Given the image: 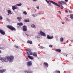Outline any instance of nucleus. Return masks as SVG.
I'll return each instance as SVG.
<instances>
[{
    "label": "nucleus",
    "mask_w": 73,
    "mask_h": 73,
    "mask_svg": "<svg viewBox=\"0 0 73 73\" xmlns=\"http://www.w3.org/2000/svg\"><path fill=\"white\" fill-rule=\"evenodd\" d=\"M23 14H24V15H26L27 14V12L26 11H24V12H23Z\"/></svg>",
    "instance_id": "obj_27"
},
{
    "label": "nucleus",
    "mask_w": 73,
    "mask_h": 73,
    "mask_svg": "<svg viewBox=\"0 0 73 73\" xmlns=\"http://www.w3.org/2000/svg\"><path fill=\"white\" fill-rule=\"evenodd\" d=\"M49 47H50V48H52V45H49Z\"/></svg>",
    "instance_id": "obj_35"
},
{
    "label": "nucleus",
    "mask_w": 73,
    "mask_h": 73,
    "mask_svg": "<svg viewBox=\"0 0 73 73\" xmlns=\"http://www.w3.org/2000/svg\"><path fill=\"white\" fill-rule=\"evenodd\" d=\"M0 33L2 34V35H4L5 34V32L4 31L2 30H1V29H0Z\"/></svg>",
    "instance_id": "obj_8"
},
{
    "label": "nucleus",
    "mask_w": 73,
    "mask_h": 73,
    "mask_svg": "<svg viewBox=\"0 0 73 73\" xmlns=\"http://www.w3.org/2000/svg\"><path fill=\"white\" fill-rule=\"evenodd\" d=\"M1 53V51L0 50V53Z\"/></svg>",
    "instance_id": "obj_44"
},
{
    "label": "nucleus",
    "mask_w": 73,
    "mask_h": 73,
    "mask_svg": "<svg viewBox=\"0 0 73 73\" xmlns=\"http://www.w3.org/2000/svg\"><path fill=\"white\" fill-rule=\"evenodd\" d=\"M33 55L34 57H37V53L36 52H34L33 53Z\"/></svg>",
    "instance_id": "obj_15"
},
{
    "label": "nucleus",
    "mask_w": 73,
    "mask_h": 73,
    "mask_svg": "<svg viewBox=\"0 0 73 73\" xmlns=\"http://www.w3.org/2000/svg\"><path fill=\"white\" fill-rule=\"evenodd\" d=\"M53 36H50L49 35H47V38L48 39H52L53 38Z\"/></svg>",
    "instance_id": "obj_13"
},
{
    "label": "nucleus",
    "mask_w": 73,
    "mask_h": 73,
    "mask_svg": "<svg viewBox=\"0 0 73 73\" xmlns=\"http://www.w3.org/2000/svg\"><path fill=\"white\" fill-rule=\"evenodd\" d=\"M31 27L32 28H35V25H34L33 24L31 25Z\"/></svg>",
    "instance_id": "obj_24"
},
{
    "label": "nucleus",
    "mask_w": 73,
    "mask_h": 73,
    "mask_svg": "<svg viewBox=\"0 0 73 73\" xmlns=\"http://www.w3.org/2000/svg\"><path fill=\"white\" fill-rule=\"evenodd\" d=\"M26 35L28 37L29 36V35H28V34H26Z\"/></svg>",
    "instance_id": "obj_40"
},
{
    "label": "nucleus",
    "mask_w": 73,
    "mask_h": 73,
    "mask_svg": "<svg viewBox=\"0 0 73 73\" xmlns=\"http://www.w3.org/2000/svg\"><path fill=\"white\" fill-rule=\"evenodd\" d=\"M36 8H37V9H39V6H37L36 7Z\"/></svg>",
    "instance_id": "obj_33"
},
{
    "label": "nucleus",
    "mask_w": 73,
    "mask_h": 73,
    "mask_svg": "<svg viewBox=\"0 0 73 73\" xmlns=\"http://www.w3.org/2000/svg\"><path fill=\"white\" fill-rule=\"evenodd\" d=\"M17 25H19V26H21H21L23 25V24L22 23H18L17 24Z\"/></svg>",
    "instance_id": "obj_14"
},
{
    "label": "nucleus",
    "mask_w": 73,
    "mask_h": 73,
    "mask_svg": "<svg viewBox=\"0 0 73 73\" xmlns=\"http://www.w3.org/2000/svg\"><path fill=\"white\" fill-rule=\"evenodd\" d=\"M68 11L67 10H66L65 11V13H68Z\"/></svg>",
    "instance_id": "obj_36"
},
{
    "label": "nucleus",
    "mask_w": 73,
    "mask_h": 73,
    "mask_svg": "<svg viewBox=\"0 0 73 73\" xmlns=\"http://www.w3.org/2000/svg\"><path fill=\"white\" fill-rule=\"evenodd\" d=\"M40 35H42V36H46V35H45V34L42 31H40Z\"/></svg>",
    "instance_id": "obj_9"
},
{
    "label": "nucleus",
    "mask_w": 73,
    "mask_h": 73,
    "mask_svg": "<svg viewBox=\"0 0 73 73\" xmlns=\"http://www.w3.org/2000/svg\"><path fill=\"white\" fill-rule=\"evenodd\" d=\"M60 40L61 42H62L64 41V39L62 38H60Z\"/></svg>",
    "instance_id": "obj_21"
},
{
    "label": "nucleus",
    "mask_w": 73,
    "mask_h": 73,
    "mask_svg": "<svg viewBox=\"0 0 73 73\" xmlns=\"http://www.w3.org/2000/svg\"><path fill=\"white\" fill-rule=\"evenodd\" d=\"M72 12V11H71Z\"/></svg>",
    "instance_id": "obj_46"
},
{
    "label": "nucleus",
    "mask_w": 73,
    "mask_h": 73,
    "mask_svg": "<svg viewBox=\"0 0 73 73\" xmlns=\"http://www.w3.org/2000/svg\"><path fill=\"white\" fill-rule=\"evenodd\" d=\"M56 51H57V52H61V50L60 49H57L56 50Z\"/></svg>",
    "instance_id": "obj_19"
},
{
    "label": "nucleus",
    "mask_w": 73,
    "mask_h": 73,
    "mask_svg": "<svg viewBox=\"0 0 73 73\" xmlns=\"http://www.w3.org/2000/svg\"><path fill=\"white\" fill-rule=\"evenodd\" d=\"M40 48V49H43L44 48V47L42 46H40L39 47Z\"/></svg>",
    "instance_id": "obj_32"
},
{
    "label": "nucleus",
    "mask_w": 73,
    "mask_h": 73,
    "mask_svg": "<svg viewBox=\"0 0 73 73\" xmlns=\"http://www.w3.org/2000/svg\"><path fill=\"white\" fill-rule=\"evenodd\" d=\"M23 31L24 32H26L27 31V26L24 25L23 27Z\"/></svg>",
    "instance_id": "obj_6"
},
{
    "label": "nucleus",
    "mask_w": 73,
    "mask_h": 73,
    "mask_svg": "<svg viewBox=\"0 0 73 73\" xmlns=\"http://www.w3.org/2000/svg\"><path fill=\"white\" fill-rule=\"evenodd\" d=\"M27 57L29 58L30 59H31V60H33V58L31 57V56H28Z\"/></svg>",
    "instance_id": "obj_20"
},
{
    "label": "nucleus",
    "mask_w": 73,
    "mask_h": 73,
    "mask_svg": "<svg viewBox=\"0 0 73 73\" xmlns=\"http://www.w3.org/2000/svg\"><path fill=\"white\" fill-rule=\"evenodd\" d=\"M63 8H64V7H63V6H62L61 7V9H63Z\"/></svg>",
    "instance_id": "obj_37"
},
{
    "label": "nucleus",
    "mask_w": 73,
    "mask_h": 73,
    "mask_svg": "<svg viewBox=\"0 0 73 73\" xmlns=\"http://www.w3.org/2000/svg\"><path fill=\"white\" fill-rule=\"evenodd\" d=\"M62 24H64L65 23L64 22H62Z\"/></svg>",
    "instance_id": "obj_43"
},
{
    "label": "nucleus",
    "mask_w": 73,
    "mask_h": 73,
    "mask_svg": "<svg viewBox=\"0 0 73 73\" xmlns=\"http://www.w3.org/2000/svg\"><path fill=\"white\" fill-rule=\"evenodd\" d=\"M8 13L9 14H11V11L9 10H8Z\"/></svg>",
    "instance_id": "obj_25"
},
{
    "label": "nucleus",
    "mask_w": 73,
    "mask_h": 73,
    "mask_svg": "<svg viewBox=\"0 0 73 73\" xmlns=\"http://www.w3.org/2000/svg\"><path fill=\"white\" fill-rule=\"evenodd\" d=\"M17 19L18 20V21H20V20L22 19V18L21 17H18L17 18Z\"/></svg>",
    "instance_id": "obj_16"
},
{
    "label": "nucleus",
    "mask_w": 73,
    "mask_h": 73,
    "mask_svg": "<svg viewBox=\"0 0 73 73\" xmlns=\"http://www.w3.org/2000/svg\"><path fill=\"white\" fill-rule=\"evenodd\" d=\"M6 70L5 69H3L1 70H0V73H3L4 72H5Z\"/></svg>",
    "instance_id": "obj_12"
},
{
    "label": "nucleus",
    "mask_w": 73,
    "mask_h": 73,
    "mask_svg": "<svg viewBox=\"0 0 73 73\" xmlns=\"http://www.w3.org/2000/svg\"><path fill=\"white\" fill-rule=\"evenodd\" d=\"M27 43L30 44H32V41L28 40L27 42Z\"/></svg>",
    "instance_id": "obj_18"
},
{
    "label": "nucleus",
    "mask_w": 73,
    "mask_h": 73,
    "mask_svg": "<svg viewBox=\"0 0 73 73\" xmlns=\"http://www.w3.org/2000/svg\"><path fill=\"white\" fill-rule=\"evenodd\" d=\"M12 7V9L13 10H15V9H17V7H15V6H13Z\"/></svg>",
    "instance_id": "obj_17"
},
{
    "label": "nucleus",
    "mask_w": 73,
    "mask_h": 73,
    "mask_svg": "<svg viewBox=\"0 0 73 73\" xmlns=\"http://www.w3.org/2000/svg\"><path fill=\"white\" fill-rule=\"evenodd\" d=\"M33 1H36L37 0H33Z\"/></svg>",
    "instance_id": "obj_42"
},
{
    "label": "nucleus",
    "mask_w": 73,
    "mask_h": 73,
    "mask_svg": "<svg viewBox=\"0 0 73 73\" xmlns=\"http://www.w3.org/2000/svg\"><path fill=\"white\" fill-rule=\"evenodd\" d=\"M58 3L59 4H65V5H67V4L66 3V2L63 1H58Z\"/></svg>",
    "instance_id": "obj_7"
},
{
    "label": "nucleus",
    "mask_w": 73,
    "mask_h": 73,
    "mask_svg": "<svg viewBox=\"0 0 73 73\" xmlns=\"http://www.w3.org/2000/svg\"><path fill=\"white\" fill-rule=\"evenodd\" d=\"M6 20H7V21H11L10 19H8L7 18H6Z\"/></svg>",
    "instance_id": "obj_28"
},
{
    "label": "nucleus",
    "mask_w": 73,
    "mask_h": 73,
    "mask_svg": "<svg viewBox=\"0 0 73 73\" xmlns=\"http://www.w3.org/2000/svg\"><path fill=\"white\" fill-rule=\"evenodd\" d=\"M65 19H66V20H67V21H69V19L68 18L66 17H65Z\"/></svg>",
    "instance_id": "obj_26"
},
{
    "label": "nucleus",
    "mask_w": 73,
    "mask_h": 73,
    "mask_svg": "<svg viewBox=\"0 0 73 73\" xmlns=\"http://www.w3.org/2000/svg\"><path fill=\"white\" fill-rule=\"evenodd\" d=\"M58 13H59L60 14H61V12H60V11H58Z\"/></svg>",
    "instance_id": "obj_38"
},
{
    "label": "nucleus",
    "mask_w": 73,
    "mask_h": 73,
    "mask_svg": "<svg viewBox=\"0 0 73 73\" xmlns=\"http://www.w3.org/2000/svg\"><path fill=\"white\" fill-rule=\"evenodd\" d=\"M27 52L28 55H33V53L32 52L31 50L30 49H27Z\"/></svg>",
    "instance_id": "obj_4"
},
{
    "label": "nucleus",
    "mask_w": 73,
    "mask_h": 73,
    "mask_svg": "<svg viewBox=\"0 0 73 73\" xmlns=\"http://www.w3.org/2000/svg\"><path fill=\"white\" fill-rule=\"evenodd\" d=\"M29 19H25V22H29Z\"/></svg>",
    "instance_id": "obj_23"
},
{
    "label": "nucleus",
    "mask_w": 73,
    "mask_h": 73,
    "mask_svg": "<svg viewBox=\"0 0 73 73\" xmlns=\"http://www.w3.org/2000/svg\"><path fill=\"white\" fill-rule=\"evenodd\" d=\"M7 28H8L9 29H10L11 31H14V30H16V29L11 25L7 26Z\"/></svg>",
    "instance_id": "obj_3"
},
{
    "label": "nucleus",
    "mask_w": 73,
    "mask_h": 73,
    "mask_svg": "<svg viewBox=\"0 0 73 73\" xmlns=\"http://www.w3.org/2000/svg\"><path fill=\"white\" fill-rule=\"evenodd\" d=\"M65 1L66 2H68V0H65Z\"/></svg>",
    "instance_id": "obj_39"
},
{
    "label": "nucleus",
    "mask_w": 73,
    "mask_h": 73,
    "mask_svg": "<svg viewBox=\"0 0 73 73\" xmlns=\"http://www.w3.org/2000/svg\"><path fill=\"white\" fill-rule=\"evenodd\" d=\"M14 59V57L13 56H6L5 58H3L1 59V60L3 62H8V61H10V62H12V60Z\"/></svg>",
    "instance_id": "obj_1"
},
{
    "label": "nucleus",
    "mask_w": 73,
    "mask_h": 73,
    "mask_svg": "<svg viewBox=\"0 0 73 73\" xmlns=\"http://www.w3.org/2000/svg\"><path fill=\"white\" fill-rule=\"evenodd\" d=\"M24 72L25 73H33V72L31 70H29L28 71H25Z\"/></svg>",
    "instance_id": "obj_11"
},
{
    "label": "nucleus",
    "mask_w": 73,
    "mask_h": 73,
    "mask_svg": "<svg viewBox=\"0 0 73 73\" xmlns=\"http://www.w3.org/2000/svg\"><path fill=\"white\" fill-rule=\"evenodd\" d=\"M56 73H60V71H58L56 72Z\"/></svg>",
    "instance_id": "obj_31"
},
{
    "label": "nucleus",
    "mask_w": 73,
    "mask_h": 73,
    "mask_svg": "<svg viewBox=\"0 0 73 73\" xmlns=\"http://www.w3.org/2000/svg\"><path fill=\"white\" fill-rule=\"evenodd\" d=\"M2 19H3V17H2L1 16H0V20H2Z\"/></svg>",
    "instance_id": "obj_34"
},
{
    "label": "nucleus",
    "mask_w": 73,
    "mask_h": 73,
    "mask_svg": "<svg viewBox=\"0 0 73 73\" xmlns=\"http://www.w3.org/2000/svg\"><path fill=\"white\" fill-rule=\"evenodd\" d=\"M70 18H71V19H73V15H70Z\"/></svg>",
    "instance_id": "obj_22"
},
{
    "label": "nucleus",
    "mask_w": 73,
    "mask_h": 73,
    "mask_svg": "<svg viewBox=\"0 0 73 73\" xmlns=\"http://www.w3.org/2000/svg\"><path fill=\"white\" fill-rule=\"evenodd\" d=\"M69 13H70L71 12V11L69 10Z\"/></svg>",
    "instance_id": "obj_41"
},
{
    "label": "nucleus",
    "mask_w": 73,
    "mask_h": 73,
    "mask_svg": "<svg viewBox=\"0 0 73 73\" xmlns=\"http://www.w3.org/2000/svg\"><path fill=\"white\" fill-rule=\"evenodd\" d=\"M27 65L29 67H30L32 65V62L31 61H29L27 63Z\"/></svg>",
    "instance_id": "obj_5"
},
{
    "label": "nucleus",
    "mask_w": 73,
    "mask_h": 73,
    "mask_svg": "<svg viewBox=\"0 0 73 73\" xmlns=\"http://www.w3.org/2000/svg\"><path fill=\"white\" fill-rule=\"evenodd\" d=\"M9 14H8V15H9Z\"/></svg>",
    "instance_id": "obj_45"
},
{
    "label": "nucleus",
    "mask_w": 73,
    "mask_h": 73,
    "mask_svg": "<svg viewBox=\"0 0 73 73\" xmlns=\"http://www.w3.org/2000/svg\"><path fill=\"white\" fill-rule=\"evenodd\" d=\"M17 5H18V6H21V3H19L18 4H17Z\"/></svg>",
    "instance_id": "obj_29"
},
{
    "label": "nucleus",
    "mask_w": 73,
    "mask_h": 73,
    "mask_svg": "<svg viewBox=\"0 0 73 73\" xmlns=\"http://www.w3.org/2000/svg\"><path fill=\"white\" fill-rule=\"evenodd\" d=\"M14 47L15 48H19V46H17L15 45L14 46Z\"/></svg>",
    "instance_id": "obj_30"
},
{
    "label": "nucleus",
    "mask_w": 73,
    "mask_h": 73,
    "mask_svg": "<svg viewBox=\"0 0 73 73\" xmlns=\"http://www.w3.org/2000/svg\"><path fill=\"white\" fill-rule=\"evenodd\" d=\"M46 1L47 3H48L49 5H51V3L52 4H54V5H56V6H57V7H60V6L59 5H58V3L54 2L52 1H48L47 0H45ZM49 2L50 3H49Z\"/></svg>",
    "instance_id": "obj_2"
},
{
    "label": "nucleus",
    "mask_w": 73,
    "mask_h": 73,
    "mask_svg": "<svg viewBox=\"0 0 73 73\" xmlns=\"http://www.w3.org/2000/svg\"><path fill=\"white\" fill-rule=\"evenodd\" d=\"M44 66H45L46 68L48 67V64L46 62H44Z\"/></svg>",
    "instance_id": "obj_10"
}]
</instances>
